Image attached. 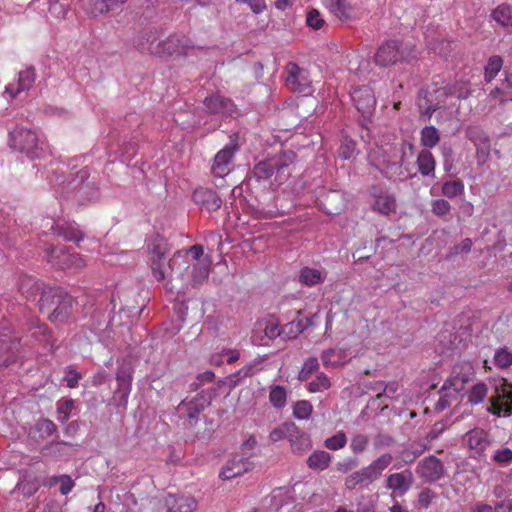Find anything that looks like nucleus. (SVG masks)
<instances>
[{
	"instance_id": "obj_9",
	"label": "nucleus",
	"mask_w": 512,
	"mask_h": 512,
	"mask_svg": "<svg viewBox=\"0 0 512 512\" xmlns=\"http://www.w3.org/2000/svg\"><path fill=\"white\" fill-rule=\"evenodd\" d=\"M23 333V337L30 338L32 341L43 345V347L50 352L55 351V339L53 338L51 331L48 326L41 323L38 318H28Z\"/></svg>"
},
{
	"instance_id": "obj_38",
	"label": "nucleus",
	"mask_w": 512,
	"mask_h": 512,
	"mask_svg": "<svg viewBox=\"0 0 512 512\" xmlns=\"http://www.w3.org/2000/svg\"><path fill=\"white\" fill-rule=\"evenodd\" d=\"M440 142V132L433 125L424 126L420 130V144L423 150H429L436 147Z\"/></svg>"
},
{
	"instance_id": "obj_30",
	"label": "nucleus",
	"mask_w": 512,
	"mask_h": 512,
	"mask_svg": "<svg viewBox=\"0 0 512 512\" xmlns=\"http://www.w3.org/2000/svg\"><path fill=\"white\" fill-rule=\"evenodd\" d=\"M326 8L340 21L349 22L356 18V11L346 0H323Z\"/></svg>"
},
{
	"instance_id": "obj_24",
	"label": "nucleus",
	"mask_w": 512,
	"mask_h": 512,
	"mask_svg": "<svg viewBox=\"0 0 512 512\" xmlns=\"http://www.w3.org/2000/svg\"><path fill=\"white\" fill-rule=\"evenodd\" d=\"M463 442L473 451L474 456L482 457L490 445L491 439L487 431L474 428L463 436Z\"/></svg>"
},
{
	"instance_id": "obj_5",
	"label": "nucleus",
	"mask_w": 512,
	"mask_h": 512,
	"mask_svg": "<svg viewBox=\"0 0 512 512\" xmlns=\"http://www.w3.org/2000/svg\"><path fill=\"white\" fill-rule=\"evenodd\" d=\"M74 299L59 287H49L40 294L38 300L39 309L45 312L50 306L55 305L49 314V319L55 324H65L73 320Z\"/></svg>"
},
{
	"instance_id": "obj_53",
	"label": "nucleus",
	"mask_w": 512,
	"mask_h": 512,
	"mask_svg": "<svg viewBox=\"0 0 512 512\" xmlns=\"http://www.w3.org/2000/svg\"><path fill=\"white\" fill-rule=\"evenodd\" d=\"M34 429L40 434L42 439L48 438L57 432L56 424L48 418L39 419L35 423Z\"/></svg>"
},
{
	"instance_id": "obj_27",
	"label": "nucleus",
	"mask_w": 512,
	"mask_h": 512,
	"mask_svg": "<svg viewBox=\"0 0 512 512\" xmlns=\"http://www.w3.org/2000/svg\"><path fill=\"white\" fill-rule=\"evenodd\" d=\"M166 512H192L197 507L194 497L183 494H167L163 497Z\"/></svg>"
},
{
	"instance_id": "obj_60",
	"label": "nucleus",
	"mask_w": 512,
	"mask_h": 512,
	"mask_svg": "<svg viewBox=\"0 0 512 512\" xmlns=\"http://www.w3.org/2000/svg\"><path fill=\"white\" fill-rule=\"evenodd\" d=\"M319 368V361L316 357H309L303 364L299 374L298 380L306 381L314 372Z\"/></svg>"
},
{
	"instance_id": "obj_18",
	"label": "nucleus",
	"mask_w": 512,
	"mask_h": 512,
	"mask_svg": "<svg viewBox=\"0 0 512 512\" xmlns=\"http://www.w3.org/2000/svg\"><path fill=\"white\" fill-rule=\"evenodd\" d=\"M36 71L33 67H28L18 73L16 81L6 85L3 96L7 100H12L21 93L28 91L35 83Z\"/></svg>"
},
{
	"instance_id": "obj_45",
	"label": "nucleus",
	"mask_w": 512,
	"mask_h": 512,
	"mask_svg": "<svg viewBox=\"0 0 512 512\" xmlns=\"http://www.w3.org/2000/svg\"><path fill=\"white\" fill-rule=\"evenodd\" d=\"M503 67V59L499 55H493L489 57L486 65L484 66V79L487 83H490L495 79L497 74Z\"/></svg>"
},
{
	"instance_id": "obj_44",
	"label": "nucleus",
	"mask_w": 512,
	"mask_h": 512,
	"mask_svg": "<svg viewBox=\"0 0 512 512\" xmlns=\"http://www.w3.org/2000/svg\"><path fill=\"white\" fill-rule=\"evenodd\" d=\"M396 208V200L393 195L385 194L376 198L373 204V210L383 215H389Z\"/></svg>"
},
{
	"instance_id": "obj_19",
	"label": "nucleus",
	"mask_w": 512,
	"mask_h": 512,
	"mask_svg": "<svg viewBox=\"0 0 512 512\" xmlns=\"http://www.w3.org/2000/svg\"><path fill=\"white\" fill-rule=\"evenodd\" d=\"M134 369L130 363L121 364L116 372L117 389L115 395L118 397L119 404L126 406L132 390Z\"/></svg>"
},
{
	"instance_id": "obj_3",
	"label": "nucleus",
	"mask_w": 512,
	"mask_h": 512,
	"mask_svg": "<svg viewBox=\"0 0 512 512\" xmlns=\"http://www.w3.org/2000/svg\"><path fill=\"white\" fill-rule=\"evenodd\" d=\"M297 155L292 150H284L273 157L258 162L252 174L256 181L268 180L274 177L273 184H283L291 175L292 165Z\"/></svg>"
},
{
	"instance_id": "obj_62",
	"label": "nucleus",
	"mask_w": 512,
	"mask_h": 512,
	"mask_svg": "<svg viewBox=\"0 0 512 512\" xmlns=\"http://www.w3.org/2000/svg\"><path fill=\"white\" fill-rule=\"evenodd\" d=\"M494 364L501 369L510 367L512 365V352L506 348L496 350Z\"/></svg>"
},
{
	"instance_id": "obj_21",
	"label": "nucleus",
	"mask_w": 512,
	"mask_h": 512,
	"mask_svg": "<svg viewBox=\"0 0 512 512\" xmlns=\"http://www.w3.org/2000/svg\"><path fill=\"white\" fill-rule=\"evenodd\" d=\"M414 476L411 470L405 469L400 472L389 474L386 478L385 487L392 490L391 497L404 496L412 487Z\"/></svg>"
},
{
	"instance_id": "obj_57",
	"label": "nucleus",
	"mask_w": 512,
	"mask_h": 512,
	"mask_svg": "<svg viewBox=\"0 0 512 512\" xmlns=\"http://www.w3.org/2000/svg\"><path fill=\"white\" fill-rule=\"evenodd\" d=\"M356 149V142L349 136L345 135L341 139V144L338 150V156L342 160H349L354 155Z\"/></svg>"
},
{
	"instance_id": "obj_25",
	"label": "nucleus",
	"mask_w": 512,
	"mask_h": 512,
	"mask_svg": "<svg viewBox=\"0 0 512 512\" xmlns=\"http://www.w3.org/2000/svg\"><path fill=\"white\" fill-rule=\"evenodd\" d=\"M312 324V319L306 318L305 320L291 321L282 327L281 330L278 328V326L271 325L265 328V334L269 338H275L277 336L295 338Z\"/></svg>"
},
{
	"instance_id": "obj_11",
	"label": "nucleus",
	"mask_w": 512,
	"mask_h": 512,
	"mask_svg": "<svg viewBox=\"0 0 512 512\" xmlns=\"http://www.w3.org/2000/svg\"><path fill=\"white\" fill-rule=\"evenodd\" d=\"M286 83L291 86L292 90L302 96L312 94L313 89L309 72L298 66L296 63L290 62L286 66Z\"/></svg>"
},
{
	"instance_id": "obj_52",
	"label": "nucleus",
	"mask_w": 512,
	"mask_h": 512,
	"mask_svg": "<svg viewBox=\"0 0 512 512\" xmlns=\"http://www.w3.org/2000/svg\"><path fill=\"white\" fill-rule=\"evenodd\" d=\"M452 424L450 417H446L434 423L430 431L427 433L425 440L428 444L437 440L441 434Z\"/></svg>"
},
{
	"instance_id": "obj_64",
	"label": "nucleus",
	"mask_w": 512,
	"mask_h": 512,
	"mask_svg": "<svg viewBox=\"0 0 512 512\" xmlns=\"http://www.w3.org/2000/svg\"><path fill=\"white\" fill-rule=\"evenodd\" d=\"M492 459L500 465H509L512 463V450L507 447L499 448L493 453Z\"/></svg>"
},
{
	"instance_id": "obj_43",
	"label": "nucleus",
	"mask_w": 512,
	"mask_h": 512,
	"mask_svg": "<svg viewBox=\"0 0 512 512\" xmlns=\"http://www.w3.org/2000/svg\"><path fill=\"white\" fill-rule=\"evenodd\" d=\"M491 18L503 27L512 26V8L508 4H500L492 10Z\"/></svg>"
},
{
	"instance_id": "obj_35",
	"label": "nucleus",
	"mask_w": 512,
	"mask_h": 512,
	"mask_svg": "<svg viewBox=\"0 0 512 512\" xmlns=\"http://www.w3.org/2000/svg\"><path fill=\"white\" fill-rule=\"evenodd\" d=\"M126 0H88L87 4L83 5V8L88 14L93 17H97L108 13L114 9L115 6L124 3Z\"/></svg>"
},
{
	"instance_id": "obj_13",
	"label": "nucleus",
	"mask_w": 512,
	"mask_h": 512,
	"mask_svg": "<svg viewBox=\"0 0 512 512\" xmlns=\"http://www.w3.org/2000/svg\"><path fill=\"white\" fill-rule=\"evenodd\" d=\"M156 55L160 57H169L173 55H188L189 50L193 49L191 41L185 35H170L163 41L157 42Z\"/></svg>"
},
{
	"instance_id": "obj_32",
	"label": "nucleus",
	"mask_w": 512,
	"mask_h": 512,
	"mask_svg": "<svg viewBox=\"0 0 512 512\" xmlns=\"http://www.w3.org/2000/svg\"><path fill=\"white\" fill-rule=\"evenodd\" d=\"M487 411L498 417H509L512 414V397L507 392L489 399Z\"/></svg>"
},
{
	"instance_id": "obj_31",
	"label": "nucleus",
	"mask_w": 512,
	"mask_h": 512,
	"mask_svg": "<svg viewBox=\"0 0 512 512\" xmlns=\"http://www.w3.org/2000/svg\"><path fill=\"white\" fill-rule=\"evenodd\" d=\"M22 337L12 335L11 329L5 323H0V365L8 366L9 362L2 358L12 348L20 344Z\"/></svg>"
},
{
	"instance_id": "obj_15",
	"label": "nucleus",
	"mask_w": 512,
	"mask_h": 512,
	"mask_svg": "<svg viewBox=\"0 0 512 512\" xmlns=\"http://www.w3.org/2000/svg\"><path fill=\"white\" fill-rule=\"evenodd\" d=\"M203 106L208 114H216L222 117H236L238 115L235 103L219 93H212L205 97Z\"/></svg>"
},
{
	"instance_id": "obj_12",
	"label": "nucleus",
	"mask_w": 512,
	"mask_h": 512,
	"mask_svg": "<svg viewBox=\"0 0 512 512\" xmlns=\"http://www.w3.org/2000/svg\"><path fill=\"white\" fill-rule=\"evenodd\" d=\"M474 377V368L470 362H460L453 366L451 375L443 384V390H452L454 395L462 392L466 383Z\"/></svg>"
},
{
	"instance_id": "obj_7",
	"label": "nucleus",
	"mask_w": 512,
	"mask_h": 512,
	"mask_svg": "<svg viewBox=\"0 0 512 512\" xmlns=\"http://www.w3.org/2000/svg\"><path fill=\"white\" fill-rule=\"evenodd\" d=\"M104 151L101 152L100 148H93L88 155H81L80 158L89 159L91 157H95L97 159H101L102 155H117V159L126 165L132 161V159L136 156L139 149V139L138 134L131 136L127 140V136H124L123 139H119L116 146L110 143H104Z\"/></svg>"
},
{
	"instance_id": "obj_56",
	"label": "nucleus",
	"mask_w": 512,
	"mask_h": 512,
	"mask_svg": "<svg viewBox=\"0 0 512 512\" xmlns=\"http://www.w3.org/2000/svg\"><path fill=\"white\" fill-rule=\"evenodd\" d=\"M57 483H60L59 491L62 495H68L74 487V481L67 474L51 476L49 478V485L53 486Z\"/></svg>"
},
{
	"instance_id": "obj_26",
	"label": "nucleus",
	"mask_w": 512,
	"mask_h": 512,
	"mask_svg": "<svg viewBox=\"0 0 512 512\" xmlns=\"http://www.w3.org/2000/svg\"><path fill=\"white\" fill-rule=\"evenodd\" d=\"M401 58L400 42L396 40H389L378 48L374 61L378 66L387 67L395 64Z\"/></svg>"
},
{
	"instance_id": "obj_10",
	"label": "nucleus",
	"mask_w": 512,
	"mask_h": 512,
	"mask_svg": "<svg viewBox=\"0 0 512 512\" xmlns=\"http://www.w3.org/2000/svg\"><path fill=\"white\" fill-rule=\"evenodd\" d=\"M48 261L59 269L80 270L86 263L77 253H71L64 247L50 246L47 248Z\"/></svg>"
},
{
	"instance_id": "obj_29",
	"label": "nucleus",
	"mask_w": 512,
	"mask_h": 512,
	"mask_svg": "<svg viewBox=\"0 0 512 512\" xmlns=\"http://www.w3.org/2000/svg\"><path fill=\"white\" fill-rule=\"evenodd\" d=\"M159 38L158 31L153 28L141 31L133 41L134 47L141 53H150L156 55L157 43Z\"/></svg>"
},
{
	"instance_id": "obj_46",
	"label": "nucleus",
	"mask_w": 512,
	"mask_h": 512,
	"mask_svg": "<svg viewBox=\"0 0 512 512\" xmlns=\"http://www.w3.org/2000/svg\"><path fill=\"white\" fill-rule=\"evenodd\" d=\"M323 281L324 277L318 269L304 267L300 270L299 282L301 284L306 286H314L316 284L322 283Z\"/></svg>"
},
{
	"instance_id": "obj_47",
	"label": "nucleus",
	"mask_w": 512,
	"mask_h": 512,
	"mask_svg": "<svg viewBox=\"0 0 512 512\" xmlns=\"http://www.w3.org/2000/svg\"><path fill=\"white\" fill-rule=\"evenodd\" d=\"M48 10L51 16L56 19L66 18L70 11V0H47Z\"/></svg>"
},
{
	"instance_id": "obj_61",
	"label": "nucleus",
	"mask_w": 512,
	"mask_h": 512,
	"mask_svg": "<svg viewBox=\"0 0 512 512\" xmlns=\"http://www.w3.org/2000/svg\"><path fill=\"white\" fill-rule=\"evenodd\" d=\"M261 362L262 360H257L244 365L235 374H233L232 377L235 378V381H238L241 378L251 377L257 374L262 369L259 367Z\"/></svg>"
},
{
	"instance_id": "obj_33",
	"label": "nucleus",
	"mask_w": 512,
	"mask_h": 512,
	"mask_svg": "<svg viewBox=\"0 0 512 512\" xmlns=\"http://www.w3.org/2000/svg\"><path fill=\"white\" fill-rule=\"evenodd\" d=\"M291 450L296 455H303L312 447V442L310 436L300 430L296 425L294 426V431L291 433L288 439Z\"/></svg>"
},
{
	"instance_id": "obj_37",
	"label": "nucleus",
	"mask_w": 512,
	"mask_h": 512,
	"mask_svg": "<svg viewBox=\"0 0 512 512\" xmlns=\"http://www.w3.org/2000/svg\"><path fill=\"white\" fill-rule=\"evenodd\" d=\"M332 461V455L324 450H315L306 460L309 469L313 471H324Z\"/></svg>"
},
{
	"instance_id": "obj_42",
	"label": "nucleus",
	"mask_w": 512,
	"mask_h": 512,
	"mask_svg": "<svg viewBox=\"0 0 512 512\" xmlns=\"http://www.w3.org/2000/svg\"><path fill=\"white\" fill-rule=\"evenodd\" d=\"M345 353L335 348H330L322 352L321 360L326 368L338 367L345 363Z\"/></svg>"
},
{
	"instance_id": "obj_63",
	"label": "nucleus",
	"mask_w": 512,
	"mask_h": 512,
	"mask_svg": "<svg viewBox=\"0 0 512 512\" xmlns=\"http://www.w3.org/2000/svg\"><path fill=\"white\" fill-rule=\"evenodd\" d=\"M81 379L82 374L76 371L74 366L69 365L65 368V376L63 378V381L66 383L68 388H76Z\"/></svg>"
},
{
	"instance_id": "obj_1",
	"label": "nucleus",
	"mask_w": 512,
	"mask_h": 512,
	"mask_svg": "<svg viewBox=\"0 0 512 512\" xmlns=\"http://www.w3.org/2000/svg\"><path fill=\"white\" fill-rule=\"evenodd\" d=\"M146 249L153 277L157 281L167 279L165 283L166 291L181 293L185 289L183 283L184 272L190 267L187 256L177 252L168 260V243L159 235L147 240Z\"/></svg>"
},
{
	"instance_id": "obj_22",
	"label": "nucleus",
	"mask_w": 512,
	"mask_h": 512,
	"mask_svg": "<svg viewBox=\"0 0 512 512\" xmlns=\"http://www.w3.org/2000/svg\"><path fill=\"white\" fill-rule=\"evenodd\" d=\"M192 200L195 205L207 212H214L222 205V199L217 192L208 187H198L193 191Z\"/></svg>"
},
{
	"instance_id": "obj_50",
	"label": "nucleus",
	"mask_w": 512,
	"mask_h": 512,
	"mask_svg": "<svg viewBox=\"0 0 512 512\" xmlns=\"http://www.w3.org/2000/svg\"><path fill=\"white\" fill-rule=\"evenodd\" d=\"M269 401L274 408H283L287 401L286 389L281 385L272 386L269 392Z\"/></svg>"
},
{
	"instance_id": "obj_14",
	"label": "nucleus",
	"mask_w": 512,
	"mask_h": 512,
	"mask_svg": "<svg viewBox=\"0 0 512 512\" xmlns=\"http://www.w3.org/2000/svg\"><path fill=\"white\" fill-rule=\"evenodd\" d=\"M211 393L208 391H201L191 400H183L177 407L180 415H184L189 420L190 424L196 423L199 419L200 413L210 405Z\"/></svg>"
},
{
	"instance_id": "obj_54",
	"label": "nucleus",
	"mask_w": 512,
	"mask_h": 512,
	"mask_svg": "<svg viewBox=\"0 0 512 512\" xmlns=\"http://www.w3.org/2000/svg\"><path fill=\"white\" fill-rule=\"evenodd\" d=\"M331 382L324 372H319L315 379L307 384V389L311 393H318L329 389Z\"/></svg>"
},
{
	"instance_id": "obj_34",
	"label": "nucleus",
	"mask_w": 512,
	"mask_h": 512,
	"mask_svg": "<svg viewBox=\"0 0 512 512\" xmlns=\"http://www.w3.org/2000/svg\"><path fill=\"white\" fill-rule=\"evenodd\" d=\"M43 284L32 276H23L20 279L19 291L28 301H35L40 291H44Z\"/></svg>"
},
{
	"instance_id": "obj_6",
	"label": "nucleus",
	"mask_w": 512,
	"mask_h": 512,
	"mask_svg": "<svg viewBox=\"0 0 512 512\" xmlns=\"http://www.w3.org/2000/svg\"><path fill=\"white\" fill-rule=\"evenodd\" d=\"M393 457L390 453H384L373 460L369 465L351 473L345 478L344 486L353 491L357 487H368L375 482L383 471L391 464Z\"/></svg>"
},
{
	"instance_id": "obj_58",
	"label": "nucleus",
	"mask_w": 512,
	"mask_h": 512,
	"mask_svg": "<svg viewBox=\"0 0 512 512\" xmlns=\"http://www.w3.org/2000/svg\"><path fill=\"white\" fill-rule=\"evenodd\" d=\"M347 444V436L344 432L339 431L331 437L324 440V447L331 451H337L344 448Z\"/></svg>"
},
{
	"instance_id": "obj_51",
	"label": "nucleus",
	"mask_w": 512,
	"mask_h": 512,
	"mask_svg": "<svg viewBox=\"0 0 512 512\" xmlns=\"http://www.w3.org/2000/svg\"><path fill=\"white\" fill-rule=\"evenodd\" d=\"M295 424L293 422H285L280 426L274 428L270 434L269 438L272 442H278L283 439H289L291 433L294 431Z\"/></svg>"
},
{
	"instance_id": "obj_41",
	"label": "nucleus",
	"mask_w": 512,
	"mask_h": 512,
	"mask_svg": "<svg viewBox=\"0 0 512 512\" xmlns=\"http://www.w3.org/2000/svg\"><path fill=\"white\" fill-rule=\"evenodd\" d=\"M111 320L109 319L106 312L100 308H96L90 315L89 323H87L88 328L93 333H98L100 331L105 330Z\"/></svg>"
},
{
	"instance_id": "obj_48",
	"label": "nucleus",
	"mask_w": 512,
	"mask_h": 512,
	"mask_svg": "<svg viewBox=\"0 0 512 512\" xmlns=\"http://www.w3.org/2000/svg\"><path fill=\"white\" fill-rule=\"evenodd\" d=\"M75 408V401L71 398H60L56 403L57 419L61 424H65Z\"/></svg>"
},
{
	"instance_id": "obj_36",
	"label": "nucleus",
	"mask_w": 512,
	"mask_h": 512,
	"mask_svg": "<svg viewBox=\"0 0 512 512\" xmlns=\"http://www.w3.org/2000/svg\"><path fill=\"white\" fill-rule=\"evenodd\" d=\"M418 172L423 177H435L436 161L429 150H421L416 159Z\"/></svg>"
},
{
	"instance_id": "obj_55",
	"label": "nucleus",
	"mask_w": 512,
	"mask_h": 512,
	"mask_svg": "<svg viewBox=\"0 0 512 512\" xmlns=\"http://www.w3.org/2000/svg\"><path fill=\"white\" fill-rule=\"evenodd\" d=\"M464 193V184L461 180L445 181L442 184V194L448 198H456Z\"/></svg>"
},
{
	"instance_id": "obj_28",
	"label": "nucleus",
	"mask_w": 512,
	"mask_h": 512,
	"mask_svg": "<svg viewBox=\"0 0 512 512\" xmlns=\"http://www.w3.org/2000/svg\"><path fill=\"white\" fill-rule=\"evenodd\" d=\"M53 233L64 238L67 241H73L79 244L84 239V234L78 229L75 222L54 221L50 228ZM79 248H82L78 245Z\"/></svg>"
},
{
	"instance_id": "obj_4",
	"label": "nucleus",
	"mask_w": 512,
	"mask_h": 512,
	"mask_svg": "<svg viewBox=\"0 0 512 512\" xmlns=\"http://www.w3.org/2000/svg\"><path fill=\"white\" fill-rule=\"evenodd\" d=\"M10 147L29 160L43 159L50 154L45 139L32 129L16 126L9 132Z\"/></svg>"
},
{
	"instance_id": "obj_20",
	"label": "nucleus",
	"mask_w": 512,
	"mask_h": 512,
	"mask_svg": "<svg viewBox=\"0 0 512 512\" xmlns=\"http://www.w3.org/2000/svg\"><path fill=\"white\" fill-rule=\"evenodd\" d=\"M350 98L357 111L364 117L370 115L376 105L374 92L367 85L353 88L350 92Z\"/></svg>"
},
{
	"instance_id": "obj_49",
	"label": "nucleus",
	"mask_w": 512,
	"mask_h": 512,
	"mask_svg": "<svg viewBox=\"0 0 512 512\" xmlns=\"http://www.w3.org/2000/svg\"><path fill=\"white\" fill-rule=\"evenodd\" d=\"M488 394V387L485 383L479 382L472 386L467 393V401L471 405H478L484 401Z\"/></svg>"
},
{
	"instance_id": "obj_23",
	"label": "nucleus",
	"mask_w": 512,
	"mask_h": 512,
	"mask_svg": "<svg viewBox=\"0 0 512 512\" xmlns=\"http://www.w3.org/2000/svg\"><path fill=\"white\" fill-rule=\"evenodd\" d=\"M254 468L250 456H234L220 471L219 477L223 480H230L240 476Z\"/></svg>"
},
{
	"instance_id": "obj_39",
	"label": "nucleus",
	"mask_w": 512,
	"mask_h": 512,
	"mask_svg": "<svg viewBox=\"0 0 512 512\" xmlns=\"http://www.w3.org/2000/svg\"><path fill=\"white\" fill-rule=\"evenodd\" d=\"M489 97L499 99L501 102L512 101V73H506L501 85L492 89Z\"/></svg>"
},
{
	"instance_id": "obj_16",
	"label": "nucleus",
	"mask_w": 512,
	"mask_h": 512,
	"mask_svg": "<svg viewBox=\"0 0 512 512\" xmlns=\"http://www.w3.org/2000/svg\"><path fill=\"white\" fill-rule=\"evenodd\" d=\"M416 473L424 482L434 483L444 476L445 468L440 459L430 455L418 462Z\"/></svg>"
},
{
	"instance_id": "obj_8",
	"label": "nucleus",
	"mask_w": 512,
	"mask_h": 512,
	"mask_svg": "<svg viewBox=\"0 0 512 512\" xmlns=\"http://www.w3.org/2000/svg\"><path fill=\"white\" fill-rule=\"evenodd\" d=\"M370 164L391 182H404L415 175L410 173L409 164H403L400 161H392L386 158L376 160L370 157Z\"/></svg>"
},
{
	"instance_id": "obj_2",
	"label": "nucleus",
	"mask_w": 512,
	"mask_h": 512,
	"mask_svg": "<svg viewBox=\"0 0 512 512\" xmlns=\"http://www.w3.org/2000/svg\"><path fill=\"white\" fill-rule=\"evenodd\" d=\"M81 156L71 160L68 165L62 162L51 163L48 171V181L50 186L56 193L64 196L66 192L75 191L76 197L81 204L96 202L100 198L99 189L94 182H85L90 176L88 167H84L77 171L72 179H68L72 174L67 176V170L70 166L76 168L77 162ZM84 161L87 159L82 158Z\"/></svg>"
},
{
	"instance_id": "obj_17",
	"label": "nucleus",
	"mask_w": 512,
	"mask_h": 512,
	"mask_svg": "<svg viewBox=\"0 0 512 512\" xmlns=\"http://www.w3.org/2000/svg\"><path fill=\"white\" fill-rule=\"evenodd\" d=\"M238 149L239 146L236 140L231 136L229 143L214 157V163L212 166V174L214 177L223 178L230 172L229 165Z\"/></svg>"
},
{
	"instance_id": "obj_59",
	"label": "nucleus",
	"mask_w": 512,
	"mask_h": 512,
	"mask_svg": "<svg viewBox=\"0 0 512 512\" xmlns=\"http://www.w3.org/2000/svg\"><path fill=\"white\" fill-rule=\"evenodd\" d=\"M312 405L309 401H297L293 406V415L298 420H307L312 414Z\"/></svg>"
},
{
	"instance_id": "obj_40",
	"label": "nucleus",
	"mask_w": 512,
	"mask_h": 512,
	"mask_svg": "<svg viewBox=\"0 0 512 512\" xmlns=\"http://www.w3.org/2000/svg\"><path fill=\"white\" fill-rule=\"evenodd\" d=\"M210 273V260H202L193 264L191 274V285L197 287L202 285L209 276Z\"/></svg>"
}]
</instances>
